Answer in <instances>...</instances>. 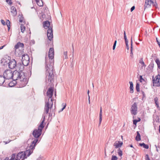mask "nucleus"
Masks as SVG:
<instances>
[{"instance_id": "1", "label": "nucleus", "mask_w": 160, "mask_h": 160, "mask_svg": "<svg viewBox=\"0 0 160 160\" xmlns=\"http://www.w3.org/2000/svg\"><path fill=\"white\" fill-rule=\"evenodd\" d=\"M54 50L52 48H50L48 58H45V68L46 71V80L51 82L54 78L53 66L54 65Z\"/></svg>"}, {"instance_id": "2", "label": "nucleus", "mask_w": 160, "mask_h": 160, "mask_svg": "<svg viewBox=\"0 0 160 160\" xmlns=\"http://www.w3.org/2000/svg\"><path fill=\"white\" fill-rule=\"evenodd\" d=\"M38 141V139H36L32 141L30 146L27 148V150L25 152H22L18 153L17 156L15 153H13L11 155H14L15 156L14 160H23L27 158L26 156H29L33 152V150L35 148L36 143Z\"/></svg>"}, {"instance_id": "3", "label": "nucleus", "mask_w": 160, "mask_h": 160, "mask_svg": "<svg viewBox=\"0 0 160 160\" xmlns=\"http://www.w3.org/2000/svg\"><path fill=\"white\" fill-rule=\"evenodd\" d=\"M13 78L12 79L19 82V80L21 78H23L24 77V73L23 72H20L15 70L13 72Z\"/></svg>"}, {"instance_id": "4", "label": "nucleus", "mask_w": 160, "mask_h": 160, "mask_svg": "<svg viewBox=\"0 0 160 160\" xmlns=\"http://www.w3.org/2000/svg\"><path fill=\"white\" fill-rule=\"evenodd\" d=\"M53 105L52 99H51L50 101H46L44 108V112L46 114L49 113V109H51Z\"/></svg>"}, {"instance_id": "5", "label": "nucleus", "mask_w": 160, "mask_h": 160, "mask_svg": "<svg viewBox=\"0 0 160 160\" xmlns=\"http://www.w3.org/2000/svg\"><path fill=\"white\" fill-rule=\"evenodd\" d=\"M151 4L156 8H158V6L155 0H146L144 6V9L149 8Z\"/></svg>"}, {"instance_id": "6", "label": "nucleus", "mask_w": 160, "mask_h": 160, "mask_svg": "<svg viewBox=\"0 0 160 160\" xmlns=\"http://www.w3.org/2000/svg\"><path fill=\"white\" fill-rule=\"evenodd\" d=\"M13 72L10 70H7L5 71L3 74V76L6 79H12Z\"/></svg>"}, {"instance_id": "7", "label": "nucleus", "mask_w": 160, "mask_h": 160, "mask_svg": "<svg viewBox=\"0 0 160 160\" xmlns=\"http://www.w3.org/2000/svg\"><path fill=\"white\" fill-rule=\"evenodd\" d=\"M22 63L25 66H28L29 63V58L27 54H24L22 56Z\"/></svg>"}, {"instance_id": "8", "label": "nucleus", "mask_w": 160, "mask_h": 160, "mask_svg": "<svg viewBox=\"0 0 160 160\" xmlns=\"http://www.w3.org/2000/svg\"><path fill=\"white\" fill-rule=\"evenodd\" d=\"M160 75L158 74L155 76V78H152V82L153 86L159 87L160 86Z\"/></svg>"}, {"instance_id": "9", "label": "nucleus", "mask_w": 160, "mask_h": 160, "mask_svg": "<svg viewBox=\"0 0 160 160\" xmlns=\"http://www.w3.org/2000/svg\"><path fill=\"white\" fill-rule=\"evenodd\" d=\"M137 104V103L136 102H134L132 105L130 110L132 115H135L137 114L138 110Z\"/></svg>"}, {"instance_id": "10", "label": "nucleus", "mask_w": 160, "mask_h": 160, "mask_svg": "<svg viewBox=\"0 0 160 160\" xmlns=\"http://www.w3.org/2000/svg\"><path fill=\"white\" fill-rule=\"evenodd\" d=\"M42 131L41 129L40 130L38 128V129H35L33 131L32 135L35 138H36L34 139L32 141H33L36 139H38V138L41 135Z\"/></svg>"}, {"instance_id": "11", "label": "nucleus", "mask_w": 160, "mask_h": 160, "mask_svg": "<svg viewBox=\"0 0 160 160\" xmlns=\"http://www.w3.org/2000/svg\"><path fill=\"white\" fill-rule=\"evenodd\" d=\"M27 79L26 78L25 75L24 76L23 78H21L19 80V82H18L20 86L21 87H23L25 86L27 83Z\"/></svg>"}, {"instance_id": "12", "label": "nucleus", "mask_w": 160, "mask_h": 160, "mask_svg": "<svg viewBox=\"0 0 160 160\" xmlns=\"http://www.w3.org/2000/svg\"><path fill=\"white\" fill-rule=\"evenodd\" d=\"M24 46V44L23 43L18 42L15 46L14 49V53L16 56H18L19 55V54L17 51V49L20 48H22Z\"/></svg>"}, {"instance_id": "13", "label": "nucleus", "mask_w": 160, "mask_h": 160, "mask_svg": "<svg viewBox=\"0 0 160 160\" xmlns=\"http://www.w3.org/2000/svg\"><path fill=\"white\" fill-rule=\"evenodd\" d=\"M8 64L9 68L11 69H13L16 67L17 62L15 59H12L10 60Z\"/></svg>"}, {"instance_id": "14", "label": "nucleus", "mask_w": 160, "mask_h": 160, "mask_svg": "<svg viewBox=\"0 0 160 160\" xmlns=\"http://www.w3.org/2000/svg\"><path fill=\"white\" fill-rule=\"evenodd\" d=\"M47 37L50 41L52 40L53 38V30L52 28H49L47 30Z\"/></svg>"}, {"instance_id": "15", "label": "nucleus", "mask_w": 160, "mask_h": 160, "mask_svg": "<svg viewBox=\"0 0 160 160\" xmlns=\"http://www.w3.org/2000/svg\"><path fill=\"white\" fill-rule=\"evenodd\" d=\"M53 89L52 87L49 88L47 92V95L48 97V101H50V99L52 98V97L53 95Z\"/></svg>"}, {"instance_id": "16", "label": "nucleus", "mask_w": 160, "mask_h": 160, "mask_svg": "<svg viewBox=\"0 0 160 160\" xmlns=\"http://www.w3.org/2000/svg\"><path fill=\"white\" fill-rule=\"evenodd\" d=\"M24 66H25L21 62L18 63L16 67L17 68V70L19 71L20 72H23L24 70Z\"/></svg>"}, {"instance_id": "17", "label": "nucleus", "mask_w": 160, "mask_h": 160, "mask_svg": "<svg viewBox=\"0 0 160 160\" xmlns=\"http://www.w3.org/2000/svg\"><path fill=\"white\" fill-rule=\"evenodd\" d=\"M43 26L44 28H48V29L49 28H52V26H50V23L47 20L43 22Z\"/></svg>"}, {"instance_id": "18", "label": "nucleus", "mask_w": 160, "mask_h": 160, "mask_svg": "<svg viewBox=\"0 0 160 160\" xmlns=\"http://www.w3.org/2000/svg\"><path fill=\"white\" fill-rule=\"evenodd\" d=\"M11 12L12 16L13 17L15 16L17 14V12L15 8L13 6H12L11 8Z\"/></svg>"}, {"instance_id": "19", "label": "nucleus", "mask_w": 160, "mask_h": 160, "mask_svg": "<svg viewBox=\"0 0 160 160\" xmlns=\"http://www.w3.org/2000/svg\"><path fill=\"white\" fill-rule=\"evenodd\" d=\"M123 144L122 142L118 141V142H115L114 144V146H115V148H118L121 147Z\"/></svg>"}, {"instance_id": "20", "label": "nucleus", "mask_w": 160, "mask_h": 160, "mask_svg": "<svg viewBox=\"0 0 160 160\" xmlns=\"http://www.w3.org/2000/svg\"><path fill=\"white\" fill-rule=\"evenodd\" d=\"M5 78L2 75H0V85H2L5 82Z\"/></svg>"}, {"instance_id": "21", "label": "nucleus", "mask_w": 160, "mask_h": 160, "mask_svg": "<svg viewBox=\"0 0 160 160\" xmlns=\"http://www.w3.org/2000/svg\"><path fill=\"white\" fill-rule=\"evenodd\" d=\"M18 83V82L15 80H13V81L10 82L8 85L10 87H12L16 85V84Z\"/></svg>"}, {"instance_id": "22", "label": "nucleus", "mask_w": 160, "mask_h": 160, "mask_svg": "<svg viewBox=\"0 0 160 160\" xmlns=\"http://www.w3.org/2000/svg\"><path fill=\"white\" fill-rule=\"evenodd\" d=\"M45 121V117H44L43 120L42 121L40 124L39 125L38 128L40 130H42V129L44 127V126L43 125V123Z\"/></svg>"}, {"instance_id": "23", "label": "nucleus", "mask_w": 160, "mask_h": 160, "mask_svg": "<svg viewBox=\"0 0 160 160\" xmlns=\"http://www.w3.org/2000/svg\"><path fill=\"white\" fill-rule=\"evenodd\" d=\"M129 83L130 85L129 88L130 89V92L131 93H132L133 92V83L132 82H129Z\"/></svg>"}, {"instance_id": "24", "label": "nucleus", "mask_w": 160, "mask_h": 160, "mask_svg": "<svg viewBox=\"0 0 160 160\" xmlns=\"http://www.w3.org/2000/svg\"><path fill=\"white\" fill-rule=\"evenodd\" d=\"M36 2L39 6L42 7L43 6V2L42 0H38Z\"/></svg>"}, {"instance_id": "25", "label": "nucleus", "mask_w": 160, "mask_h": 160, "mask_svg": "<svg viewBox=\"0 0 160 160\" xmlns=\"http://www.w3.org/2000/svg\"><path fill=\"white\" fill-rule=\"evenodd\" d=\"M141 66L142 69H144L146 66V65L142 60V59H141Z\"/></svg>"}, {"instance_id": "26", "label": "nucleus", "mask_w": 160, "mask_h": 160, "mask_svg": "<svg viewBox=\"0 0 160 160\" xmlns=\"http://www.w3.org/2000/svg\"><path fill=\"white\" fill-rule=\"evenodd\" d=\"M137 136L136 137L135 139L137 141H138L140 140V134L138 131H137Z\"/></svg>"}, {"instance_id": "27", "label": "nucleus", "mask_w": 160, "mask_h": 160, "mask_svg": "<svg viewBox=\"0 0 160 160\" xmlns=\"http://www.w3.org/2000/svg\"><path fill=\"white\" fill-rule=\"evenodd\" d=\"M139 82H138V81H136V89L137 92H138L140 91L139 89Z\"/></svg>"}, {"instance_id": "28", "label": "nucleus", "mask_w": 160, "mask_h": 160, "mask_svg": "<svg viewBox=\"0 0 160 160\" xmlns=\"http://www.w3.org/2000/svg\"><path fill=\"white\" fill-rule=\"evenodd\" d=\"M141 147H143V148L148 149L149 148V146L147 144H146L144 143H141Z\"/></svg>"}, {"instance_id": "29", "label": "nucleus", "mask_w": 160, "mask_h": 160, "mask_svg": "<svg viewBox=\"0 0 160 160\" xmlns=\"http://www.w3.org/2000/svg\"><path fill=\"white\" fill-rule=\"evenodd\" d=\"M155 62L158 65V68L160 69V61L158 58H157Z\"/></svg>"}, {"instance_id": "30", "label": "nucleus", "mask_w": 160, "mask_h": 160, "mask_svg": "<svg viewBox=\"0 0 160 160\" xmlns=\"http://www.w3.org/2000/svg\"><path fill=\"white\" fill-rule=\"evenodd\" d=\"M15 156L13 154L11 156V157L10 158H9L8 157H6L5 159L4 160H14V158Z\"/></svg>"}, {"instance_id": "31", "label": "nucleus", "mask_w": 160, "mask_h": 160, "mask_svg": "<svg viewBox=\"0 0 160 160\" xmlns=\"http://www.w3.org/2000/svg\"><path fill=\"white\" fill-rule=\"evenodd\" d=\"M21 32L23 33L25 30V27L23 25H21Z\"/></svg>"}, {"instance_id": "32", "label": "nucleus", "mask_w": 160, "mask_h": 160, "mask_svg": "<svg viewBox=\"0 0 160 160\" xmlns=\"http://www.w3.org/2000/svg\"><path fill=\"white\" fill-rule=\"evenodd\" d=\"M146 79H143L142 76H141V82L143 84H145L146 83Z\"/></svg>"}, {"instance_id": "33", "label": "nucleus", "mask_w": 160, "mask_h": 160, "mask_svg": "<svg viewBox=\"0 0 160 160\" xmlns=\"http://www.w3.org/2000/svg\"><path fill=\"white\" fill-rule=\"evenodd\" d=\"M63 57V58L65 59H67L68 58L67 51H64Z\"/></svg>"}, {"instance_id": "34", "label": "nucleus", "mask_w": 160, "mask_h": 160, "mask_svg": "<svg viewBox=\"0 0 160 160\" xmlns=\"http://www.w3.org/2000/svg\"><path fill=\"white\" fill-rule=\"evenodd\" d=\"M140 121V118H138V120L134 119L133 120V124L136 125L138 122Z\"/></svg>"}, {"instance_id": "35", "label": "nucleus", "mask_w": 160, "mask_h": 160, "mask_svg": "<svg viewBox=\"0 0 160 160\" xmlns=\"http://www.w3.org/2000/svg\"><path fill=\"white\" fill-rule=\"evenodd\" d=\"M118 152L120 156H121L122 155V152L120 148H119L118 149Z\"/></svg>"}, {"instance_id": "36", "label": "nucleus", "mask_w": 160, "mask_h": 160, "mask_svg": "<svg viewBox=\"0 0 160 160\" xmlns=\"http://www.w3.org/2000/svg\"><path fill=\"white\" fill-rule=\"evenodd\" d=\"M6 24H7V25L8 26V29H9L10 28V21L9 20H7L6 21Z\"/></svg>"}, {"instance_id": "37", "label": "nucleus", "mask_w": 160, "mask_h": 160, "mask_svg": "<svg viewBox=\"0 0 160 160\" xmlns=\"http://www.w3.org/2000/svg\"><path fill=\"white\" fill-rule=\"evenodd\" d=\"M102 120V115H101V114H99V126H100L101 125Z\"/></svg>"}, {"instance_id": "38", "label": "nucleus", "mask_w": 160, "mask_h": 160, "mask_svg": "<svg viewBox=\"0 0 160 160\" xmlns=\"http://www.w3.org/2000/svg\"><path fill=\"white\" fill-rule=\"evenodd\" d=\"M118 158L116 156H112L111 160H117Z\"/></svg>"}, {"instance_id": "39", "label": "nucleus", "mask_w": 160, "mask_h": 160, "mask_svg": "<svg viewBox=\"0 0 160 160\" xmlns=\"http://www.w3.org/2000/svg\"><path fill=\"white\" fill-rule=\"evenodd\" d=\"M6 2L10 5H11L12 4L11 0H6Z\"/></svg>"}, {"instance_id": "40", "label": "nucleus", "mask_w": 160, "mask_h": 160, "mask_svg": "<svg viewBox=\"0 0 160 160\" xmlns=\"http://www.w3.org/2000/svg\"><path fill=\"white\" fill-rule=\"evenodd\" d=\"M124 38L125 39V41H128L127 38L126 36V32L125 31H124Z\"/></svg>"}, {"instance_id": "41", "label": "nucleus", "mask_w": 160, "mask_h": 160, "mask_svg": "<svg viewBox=\"0 0 160 160\" xmlns=\"http://www.w3.org/2000/svg\"><path fill=\"white\" fill-rule=\"evenodd\" d=\"M66 103H63L62 104V106H63L62 110H64L66 108Z\"/></svg>"}, {"instance_id": "42", "label": "nucleus", "mask_w": 160, "mask_h": 160, "mask_svg": "<svg viewBox=\"0 0 160 160\" xmlns=\"http://www.w3.org/2000/svg\"><path fill=\"white\" fill-rule=\"evenodd\" d=\"M142 100H144L145 98V94L143 92H142Z\"/></svg>"}, {"instance_id": "43", "label": "nucleus", "mask_w": 160, "mask_h": 160, "mask_svg": "<svg viewBox=\"0 0 160 160\" xmlns=\"http://www.w3.org/2000/svg\"><path fill=\"white\" fill-rule=\"evenodd\" d=\"M1 22L3 25H6V23L4 20L2 19L1 20Z\"/></svg>"}, {"instance_id": "44", "label": "nucleus", "mask_w": 160, "mask_h": 160, "mask_svg": "<svg viewBox=\"0 0 160 160\" xmlns=\"http://www.w3.org/2000/svg\"><path fill=\"white\" fill-rule=\"evenodd\" d=\"M132 39H131L130 51H132Z\"/></svg>"}, {"instance_id": "45", "label": "nucleus", "mask_w": 160, "mask_h": 160, "mask_svg": "<svg viewBox=\"0 0 160 160\" xmlns=\"http://www.w3.org/2000/svg\"><path fill=\"white\" fill-rule=\"evenodd\" d=\"M158 99L157 98H154V101L155 102V103L156 104V105H158Z\"/></svg>"}, {"instance_id": "46", "label": "nucleus", "mask_w": 160, "mask_h": 160, "mask_svg": "<svg viewBox=\"0 0 160 160\" xmlns=\"http://www.w3.org/2000/svg\"><path fill=\"white\" fill-rule=\"evenodd\" d=\"M135 8V7L134 6H132L130 9V11L131 12H132L134 10Z\"/></svg>"}, {"instance_id": "47", "label": "nucleus", "mask_w": 160, "mask_h": 160, "mask_svg": "<svg viewBox=\"0 0 160 160\" xmlns=\"http://www.w3.org/2000/svg\"><path fill=\"white\" fill-rule=\"evenodd\" d=\"M89 90H88V102H89V104L90 103V96L89 95Z\"/></svg>"}, {"instance_id": "48", "label": "nucleus", "mask_w": 160, "mask_h": 160, "mask_svg": "<svg viewBox=\"0 0 160 160\" xmlns=\"http://www.w3.org/2000/svg\"><path fill=\"white\" fill-rule=\"evenodd\" d=\"M102 108L101 107H100V112L99 114H101V115H102Z\"/></svg>"}, {"instance_id": "49", "label": "nucleus", "mask_w": 160, "mask_h": 160, "mask_svg": "<svg viewBox=\"0 0 160 160\" xmlns=\"http://www.w3.org/2000/svg\"><path fill=\"white\" fill-rule=\"evenodd\" d=\"M19 22H22V18L21 17L20 18Z\"/></svg>"}, {"instance_id": "50", "label": "nucleus", "mask_w": 160, "mask_h": 160, "mask_svg": "<svg viewBox=\"0 0 160 160\" xmlns=\"http://www.w3.org/2000/svg\"><path fill=\"white\" fill-rule=\"evenodd\" d=\"M125 43H126V46H128V41H125Z\"/></svg>"}, {"instance_id": "51", "label": "nucleus", "mask_w": 160, "mask_h": 160, "mask_svg": "<svg viewBox=\"0 0 160 160\" xmlns=\"http://www.w3.org/2000/svg\"><path fill=\"white\" fill-rule=\"evenodd\" d=\"M131 53H130V56L132 57V55H133V54H132V51H131Z\"/></svg>"}, {"instance_id": "52", "label": "nucleus", "mask_w": 160, "mask_h": 160, "mask_svg": "<svg viewBox=\"0 0 160 160\" xmlns=\"http://www.w3.org/2000/svg\"><path fill=\"white\" fill-rule=\"evenodd\" d=\"M147 158H146V160H150L148 155H147Z\"/></svg>"}, {"instance_id": "53", "label": "nucleus", "mask_w": 160, "mask_h": 160, "mask_svg": "<svg viewBox=\"0 0 160 160\" xmlns=\"http://www.w3.org/2000/svg\"><path fill=\"white\" fill-rule=\"evenodd\" d=\"M138 81L140 82V75H139L138 74Z\"/></svg>"}, {"instance_id": "54", "label": "nucleus", "mask_w": 160, "mask_h": 160, "mask_svg": "<svg viewBox=\"0 0 160 160\" xmlns=\"http://www.w3.org/2000/svg\"><path fill=\"white\" fill-rule=\"evenodd\" d=\"M37 160H42V158L41 157H39V158H38Z\"/></svg>"}, {"instance_id": "55", "label": "nucleus", "mask_w": 160, "mask_h": 160, "mask_svg": "<svg viewBox=\"0 0 160 160\" xmlns=\"http://www.w3.org/2000/svg\"><path fill=\"white\" fill-rule=\"evenodd\" d=\"M5 46V45H4L2 47H1L0 48V50L2 49Z\"/></svg>"}, {"instance_id": "56", "label": "nucleus", "mask_w": 160, "mask_h": 160, "mask_svg": "<svg viewBox=\"0 0 160 160\" xmlns=\"http://www.w3.org/2000/svg\"><path fill=\"white\" fill-rule=\"evenodd\" d=\"M116 46V45H113V50L115 49V48Z\"/></svg>"}, {"instance_id": "57", "label": "nucleus", "mask_w": 160, "mask_h": 160, "mask_svg": "<svg viewBox=\"0 0 160 160\" xmlns=\"http://www.w3.org/2000/svg\"><path fill=\"white\" fill-rule=\"evenodd\" d=\"M117 41L116 40H115L114 42V43L113 44V45H116V43H117Z\"/></svg>"}, {"instance_id": "58", "label": "nucleus", "mask_w": 160, "mask_h": 160, "mask_svg": "<svg viewBox=\"0 0 160 160\" xmlns=\"http://www.w3.org/2000/svg\"><path fill=\"white\" fill-rule=\"evenodd\" d=\"M72 53H73L74 52V48H73V44H72Z\"/></svg>"}, {"instance_id": "59", "label": "nucleus", "mask_w": 160, "mask_h": 160, "mask_svg": "<svg viewBox=\"0 0 160 160\" xmlns=\"http://www.w3.org/2000/svg\"><path fill=\"white\" fill-rule=\"evenodd\" d=\"M63 110H62V108L61 109V110L58 112H60L62 111Z\"/></svg>"}, {"instance_id": "60", "label": "nucleus", "mask_w": 160, "mask_h": 160, "mask_svg": "<svg viewBox=\"0 0 160 160\" xmlns=\"http://www.w3.org/2000/svg\"><path fill=\"white\" fill-rule=\"evenodd\" d=\"M127 47V49L128 50L129 49V47L128 46H126Z\"/></svg>"}, {"instance_id": "61", "label": "nucleus", "mask_w": 160, "mask_h": 160, "mask_svg": "<svg viewBox=\"0 0 160 160\" xmlns=\"http://www.w3.org/2000/svg\"><path fill=\"white\" fill-rule=\"evenodd\" d=\"M130 147H131V148H133V146H132V145H130Z\"/></svg>"}, {"instance_id": "62", "label": "nucleus", "mask_w": 160, "mask_h": 160, "mask_svg": "<svg viewBox=\"0 0 160 160\" xmlns=\"http://www.w3.org/2000/svg\"><path fill=\"white\" fill-rule=\"evenodd\" d=\"M159 133H160V125L159 126Z\"/></svg>"}, {"instance_id": "63", "label": "nucleus", "mask_w": 160, "mask_h": 160, "mask_svg": "<svg viewBox=\"0 0 160 160\" xmlns=\"http://www.w3.org/2000/svg\"><path fill=\"white\" fill-rule=\"evenodd\" d=\"M105 156H106V153L105 150Z\"/></svg>"}, {"instance_id": "64", "label": "nucleus", "mask_w": 160, "mask_h": 160, "mask_svg": "<svg viewBox=\"0 0 160 160\" xmlns=\"http://www.w3.org/2000/svg\"><path fill=\"white\" fill-rule=\"evenodd\" d=\"M136 43L137 44H139V43H137V42H136Z\"/></svg>"}]
</instances>
